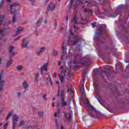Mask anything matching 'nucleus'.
<instances>
[{
	"label": "nucleus",
	"mask_w": 129,
	"mask_h": 129,
	"mask_svg": "<svg viewBox=\"0 0 129 129\" xmlns=\"http://www.w3.org/2000/svg\"><path fill=\"white\" fill-rule=\"evenodd\" d=\"M80 91L82 96L83 97L85 95V90L84 89H80Z\"/></svg>",
	"instance_id": "bb28decb"
},
{
	"label": "nucleus",
	"mask_w": 129,
	"mask_h": 129,
	"mask_svg": "<svg viewBox=\"0 0 129 129\" xmlns=\"http://www.w3.org/2000/svg\"><path fill=\"white\" fill-rule=\"evenodd\" d=\"M20 95H21V93L20 92L18 93L17 94L18 97H19V96H20Z\"/></svg>",
	"instance_id": "13d9d810"
},
{
	"label": "nucleus",
	"mask_w": 129,
	"mask_h": 129,
	"mask_svg": "<svg viewBox=\"0 0 129 129\" xmlns=\"http://www.w3.org/2000/svg\"><path fill=\"white\" fill-rule=\"evenodd\" d=\"M97 100L100 103V101L98 100V98H96Z\"/></svg>",
	"instance_id": "69168bd1"
},
{
	"label": "nucleus",
	"mask_w": 129,
	"mask_h": 129,
	"mask_svg": "<svg viewBox=\"0 0 129 129\" xmlns=\"http://www.w3.org/2000/svg\"><path fill=\"white\" fill-rule=\"evenodd\" d=\"M80 24H81V25H85V23L82 22L80 23Z\"/></svg>",
	"instance_id": "0e129e2a"
},
{
	"label": "nucleus",
	"mask_w": 129,
	"mask_h": 129,
	"mask_svg": "<svg viewBox=\"0 0 129 129\" xmlns=\"http://www.w3.org/2000/svg\"><path fill=\"white\" fill-rule=\"evenodd\" d=\"M88 113L92 117H96L97 118H99V116L100 115V114H99L96 110H95V108L93 107V106H91V105H89L88 109Z\"/></svg>",
	"instance_id": "f03ea898"
},
{
	"label": "nucleus",
	"mask_w": 129,
	"mask_h": 129,
	"mask_svg": "<svg viewBox=\"0 0 129 129\" xmlns=\"http://www.w3.org/2000/svg\"><path fill=\"white\" fill-rule=\"evenodd\" d=\"M44 24H48V19H45L44 21Z\"/></svg>",
	"instance_id": "3c124183"
},
{
	"label": "nucleus",
	"mask_w": 129,
	"mask_h": 129,
	"mask_svg": "<svg viewBox=\"0 0 129 129\" xmlns=\"http://www.w3.org/2000/svg\"><path fill=\"white\" fill-rule=\"evenodd\" d=\"M83 75L84 76H86V75H87V73H86V72H84L83 73Z\"/></svg>",
	"instance_id": "8fccbe9b"
},
{
	"label": "nucleus",
	"mask_w": 129,
	"mask_h": 129,
	"mask_svg": "<svg viewBox=\"0 0 129 129\" xmlns=\"http://www.w3.org/2000/svg\"><path fill=\"white\" fill-rule=\"evenodd\" d=\"M118 9H123V6L122 5H119L118 6Z\"/></svg>",
	"instance_id": "de8ad7c7"
},
{
	"label": "nucleus",
	"mask_w": 129,
	"mask_h": 129,
	"mask_svg": "<svg viewBox=\"0 0 129 129\" xmlns=\"http://www.w3.org/2000/svg\"><path fill=\"white\" fill-rule=\"evenodd\" d=\"M64 44H65V42L63 41L62 46V55H65V54H66V48H65V46H64Z\"/></svg>",
	"instance_id": "412c9836"
},
{
	"label": "nucleus",
	"mask_w": 129,
	"mask_h": 129,
	"mask_svg": "<svg viewBox=\"0 0 129 129\" xmlns=\"http://www.w3.org/2000/svg\"><path fill=\"white\" fill-rule=\"evenodd\" d=\"M24 30V28L23 27H19L17 28L16 34L13 35V37H16L20 32H22Z\"/></svg>",
	"instance_id": "f3484780"
},
{
	"label": "nucleus",
	"mask_w": 129,
	"mask_h": 129,
	"mask_svg": "<svg viewBox=\"0 0 129 129\" xmlns=\"http://www.w3.org/2000/svg\"><path fill=\"white\" fill-rule=\"evenodd\" d=\"M82 53L77 52L75 53L74 58L73 61V64L81 63L83 65H89V62L88 60L82 61Z\"/></svg>",
	"instance_id": "f257e3e1"
},
{
	"label": "nucleus",
	"mask_w": 129,
	"mask_h": 129,
	"mask_svg": "<svg viewBox=\"0 0 129 129\" xmlns=\"http://www.w3.org/2000/svg\"><path fill=\"white\" fill-rule=\"evenodd\" d=\"M66 86H67V88H68V92H69V87L68 86V85H66Z\"/></svg>",
	"instance_id": "4d7b16f0"
},
{
	"label": "nucleus",
	"mask_w": 129,
	"mask_h": 129,
	"mask_svg": "<svg viewBox=\"0 0 129 129\" xmlns=\"http://www.w3.org/2000/svg\"><path fill=\"white\" fill-rule=\"evenodd\" d=\"M12 115V112H11V113H10L8 115V116H7V118H6V120H8V119H9V118H10V117H11V116Z\"/></svg>",
	"instance_id": "a19ab883"
},
{
	"label": "nucleus",
	"mask_w": 129,
	"mask_h": 129,
	"mask_svg": "<svg viewBox=\"0 0 129 129\" xmlns=\"http://www.w3.org/2000/svg\"><path fill=\"white\" fill-rule=\"evenodd\" d=\"M85 13H89L90 14L91 16H93V11L89 9H85Z\"/></svg>",
	"instance_id": "a878e982"
},
{
	"label": "nucleus",
	"mask_w": 129,
	"mask_h": 129,
	"mask_svg": "<svg viewBox=\"0 0 129 129\" xmlns=\"http://www.w3.org/2000/svg\"><path fill=\"white\" fill-rule=\"evenodd\" d=\"M79 88L80 89H84V83L80 85Z\"/></svg>",
	"instance_id": "e433bc0d"
},
{
	"label": "nucleus",
	"mask_w": 129,
	"mask_h": 129,
	"mask_svg": "<svg viewBox=\"0 0 129 129\" xmlns=\"http://www.w3.org/2000/svg\"><path fill=\"white\" fill-rule=\"evenodd\" d=\"M96 24H97L96 22H94L92 24V28H94L95 27H96Z\"/></svg>",
	"instance_id": "37998d69"
},
{
	"label": "nucleus",
	"mask_w": 129,
	"mask_h": 129,
	"mask_svg": "<svg viewBox=\"0 0 129 129\" xmlns=\"http://www.w3.org/2000/svg\"><path fill=\"white\" fill-rule=\"evenodd\" d=\"M53 76L54 77V78H56V77H57V74H56V73H54Z\"/></svg>",
	"instance_id": "603ef678"
},
{
	"label": "nucleus",
	"mask_w": 129,
	"mask_h": 129,
	"mask_svg": "<svg viewBox=\"0 0 129 129\" xmlns=\"http://www.w3.org/2000/svg\"><path fill=\"white\" fill-rule=\"evenodd\" d=\"M2 78H4V76L3 74H0V91H2L4 90V86H5V81L2 79Z\"/></svg>",
	"instance_id": "39448f33"
},
{
	"label": "nucleus",
	"mask_w": 129,
	"mask_h": 129,
	"mask_svg": "<svg viewBox=\"0 0 129 129\" xmlns=\"http://www.w3.org/2000/svg\"><path fill=\"white\" fill-rule=\"evenodd\" d=\"M44 114V112H40L38 113V116L39 117H43V115Z\"/></svg>",
	"instance_id": "4c0bfd02"
},
{
	"label": "nucleus",
	"mask_w": 129,
	"mask_h": 129,
	"mask_svg": "<svg viewBox=\"0 0 129 129\" xmlns=\"http://www.w3.org/2000/svg\"><path fill=\"white\" fill-rule=\"evenodd\" d=\"M54 25H55V27L56 28V27H57V22H55Z\"/></svg>",
	"instance_id": "bf43d9fd"
},
{
	"label": "nucleus",
	"mask_w": 129,
	"mask_h": 129,
	"mask_svg": "<svg viewBox=\"0 0 129 129\" xmlns=\"http://www.w3.org/2000/svg\"><path fill=\"white\" fill-rule=\"evenodd\" d=\"M25 128H26V129H29V128L36 129V128H37V125H34L32 126H27L25 127Z\"/></svg>",
	"instance_id": "c85d7f7f"
},
{
	"label": "nucleus",
	"mask_w": 129,
	"mask_h": 129,
	"mask_svg": "<svg viewBox=\"0 0 129 129\" xmlns=\"http://www.w3.org/2000/svg\"><path fill=\"white\" fill-rule=\"evenodd\" d=\"M73 4V0H71V3L70 4V8H71L72 7Z\"/></svg>",
	"instance_id": "a18cd8bd"
},
{
	"label": "nucleus",
	"mask_w": 129,
	"mask_h": 129,
	"mask_svg": "<svg viewBox=\"0 0 129 129\" xmlns=\"http://www.w3.org/2000/svg\"><path fill=\"white\" fill-rule=\"evenodd\" d=\"M52 55H53V56H57V55H58V51L57 50L54 49L52 52Z\"/></svg>",
	"instance_id": "f704fd0d"
},
{
	"label": "nucleus",
	"mask_w": 129,
	"mask_h": 129,
	"mask_svg": "<svg viewBox=\"0 0 129 129\" xmlns=\"http://www.w3.org/2000/svg\"><path fill=\"white\" fill-rule=\"evenodd\" d=\"M60 69H61V75H60V76L61 77H65L66 76V74H67V72H66V70H64V69L63 68V66H60Z\"/></svg>",
	"instance_id": "2eb2a0df"
},
{
	"label": "nucleus",
	"mask_w": 129,
	"mask_h": 129,
	"mask_svg": "<svg viewBox=\"0 0 129 129\" xmlns=\"http://www.w3.org/2000/svg\"><path fill=\"white\" fill-rule=\"evenodd\" d=\"M78 19L77 18V15H76V14H75V16L73 18V21L74 22L75 24H77V23H78Z\"/></svg>",
	"instance_id": "393cba45"
},
{
	"label": "nucleus",
	"mask_w": 129,
	"mask_h": 129,
	"mask_svg": "<svg viewBox=\"0 0 129 129\" xmlns=\"http://www.w3.org/2000/svg\"><path fill=\"white\" fill-rule=\"evenodd\" d=\"M59 75V78L60 79V83H61V84H63L64 83V78L65 77H61V75Z\"/></svg>",
	"instance_id": "2f4dec72"
},
{
	"label": "nucleus",
	"mask_w": 129,
	"mask_h": 129,
	"mask_svg": "<svg viewBox=\"0 0 129 129\" xmlns=\"http://www.w3.org/2000/svg\"><path fill=\"white\" fill-rule=\"evenodd\" d=\"M39 78H40V74L39 73L36 74L35 76V81H36V82H39Z\"/></svg>",
	"instance_id": "473e14b6"
},
{
	"label": "nucleus",
	"mask_w": 129,
	"mask_h": 129,
	"mask_svg": "<svg viewBox=\"0 0 129 129\" xmlns=\"http://www.w3.org/2000/svg\"><path fill=\"white\" fill-rule=\"evenodd\" d=\"M52 106H53V107H55V103H52Z\"/></svg>",
	"instance_id": "680f3d73"
},
{
	"label": "nucleus",
	"mask_w": 129,
	"mask_h": 129,
	"mask_svg": "<svg viewBox=\"0 0 129 129\" xmlns=\"http://www.w3.org/2000/svg\"><path fill=\"white\" fill-rule=\"evenodd\" d=\"M20 37L19 36L18 37L16 38L15 39L14 41H18V40H19V39H20Z\"/></svg>",
	"instance_id": "6e6d98bb"
},
{
	"label": "nucleus",
	"mask_w": 129,
	"mask_h": 129,
	"mask_svg": "<svg viewBox=\"0 0 129 129\" xmlns=\"http://www.w3.org/2000/svg\"><path fill=\"white\" fill-rule=\"evenodd\" d=\"M11 15H14L12 19V22L16 23L17 21V15H18V12L16 10H14V11H11Z\"/></svg>",
	"instance_id": "6e6552de"
},
{
	"label": "nucleus",
	"mask_w": 129,
	"mask_h": 129,
	"mask_svg": "<svg viewBox=\"0 0 129 129\" xmlns=\"http://www.w3.org/2000/svg\"><path fill=\"white\" fill-rule=\"evenodd\" d=\"M64 114L67 121H70L71 118H72V112L70 111H66Z\"/></svg>",
	"instance_id": "7ed1b4c3"
},
{
	"label": "nucleus",
	"mask_w": 129,
	"mask_h": 129,
	"mask_svg": "<svg viewBox=\"0 0 129 129\" xmlns=\"http://www.w3.org/2000/svg\"><path fill=\"white\" fill-rule=\"evenodd\" d=\"M3 32V29H0V35L3 36V34L2 33ZM2 40V37H0V41ZM2 48V45L0 44V48Z\"/></svg>",
	"instance_id": "58836bf2"
},
{
	"label": "nucleus",
	"mask_w": 129,
	"mask_h": 129,
	"mask_svg": "<svg viewBox=\"0 0 129 129\" xmlns=\"http://www.w3.org/2000/svg\"><path fill=\"white\" fill-rule=\"evenodd\" d=\"M49 82L51 85H53V82H52V78H51V76H49Z\"/></svg>",
	"instance_id": "79ce46f5"
},
{
	"label": "nucleus",
	"mask_w": 129,
	"mask_h": 129,
	"mask_svg": "<svg viewBox=\"0 0 129 129\" xmlns=\"http://www.w3.org/2000/svg\"><path fill=\"white\" fill-rule=\"evenodd\" d=\"M29 41L24 39L22 40V48H28L29 47Z\"/></svg>",
	"instance_id": "ddd939ff"
},
{
	"label": "nucleus",
	"mask_w": 129,
	"mask_h": 129,
	"mask_svg": "<svg viewBox=\"0 0 129 129\" xmlns=\"http://www.w3.org/2000/svg\"><path fill=\"white\" fill-rule=\"evenodd\" d=\"M63 93H64V91H62L60 95V100H61L62 99H64V98L63 97Z\"/></svg>",
	"instance_id": "c9c22d12"
},
{
	"label": "nucleus",
	"mask_w": 129,
	"mask_h": 129,
	"mask_svg": "<svg viewBox=\"0 0 129 129\" xmlns=\"http://www.w3.org/2000/svg\"><path fill=\"white\" fill-rule=\"evenodd\" d=\"M28 86H29L28 83H27V82H23V87H24V89H27V88H28Z\"/></svg>",
	"instance_id": "72a5a7b5"
},
{
	"label": "nucleus",
	"mask_w": 129,
	"mask_h": 129,
	"mask_svg": "<svg viewBox=\"0 0 129 129\" xmlns=\"http://www.w3.org/2000/svg\"><path fill=\"white\" fill-rule=\"evenodd\" d=\"M16 68L17 71L21 72L23 70V66L22 64L18 65L16 67Z\"/></svg>",
	"instance_id": "4be33fe9"
},
{
	"label": "nucleus",
	"mask_w": 129,
	"mask_h": 129,
	"mask_svg": "<svg viewBox=\"0 0 129 129\" xmlns=\"http://www.w3.org/2000/svg\"><path fill=\"white\" fill-rule=\"evenodd\" d=\"M60 111H61V109H58L57 112H55L54 114V117H56L57 116H60Z\"/></svg>",
	"instance_id": "c756f323"
},
{
	"label": "nucleus",
	"mask_w": 129,
	"mask_h": 129,
	"mask_svg": "<svg viewBox=\"0 0 129 129\" xmlns=\"http://www.w3.org/2000/svg\"><path fill=\"white\" fill-rule=\"evenodd\" d=\"M73 102L74 105H75V106H76V102H75V100H73Z\"/></svg>",
	"instance_id": "864d4df0"
},
{
	"label": "nucleus",
	"mask_w": 129,
	"mask_h": 129,
	"mask_svg": "<svg viewBox=\"0 0 129 129\" xmlns=\"http://www.w3.org/2000/svg\"><path fill=\"white\" fill-rule=\"evenodd\" d=\"M55 9H56V5H52V7L50 5H48L47 10L46 12V14L48 15L49 14V11H51L53 12V11H55Z\"/></svg>",
	"instance_id": "9b49d317"
},
{
	"label": "nucleus",
	"mask_w": 129,
	"mask_h": 129,
	"mask_svg": "<svg viewBox=\"0 0 129 129\" xmlns=\"http://www.w3.org/2000/svg\"><path fill=\"white\" fill-rule=\"evenodd\" d=\"M46 94H43V96H42V98L44 99V100H47V99H46V98H45V97L46 96Z\"/></svg>",
	"instance_id": "49530a36"
},
{
	"label": "nucleus",
	"mask_w": 129,
	"mask_h": 129,
	"mask_svg": "<svg viewBox=\"0 0 129 129\" xmlns=\"http://www.w3.org/2000/svg\"><path fill=\"white\" fill-rule=\"evenodd\" d=\"M15 50V46H11L10 47V50H9V53H11L10 54V58H12L14 55H15L16 53L13 52Z\"/></svg>",
	"instance_id": "4468645a"
},
{
	"label": "nucleus",
	"mask_w": 129,
	"mask_h": 129,
	"mask_svg": "<svg viewBox=\"0 0 129 129\" xmlns=\"http://www.w3.org/2000/svg\"><path fill=\"white\" fill-rule=\"evenodd\" d=\"M107 109L110 111V112H112V109H111V108H107Z\"/></svg>",
	"instance_id": "09e8293b"
},
{
	"label": "nucleus",
	"mask_w": 129,
	"mask_h": 129,
	"mask_svg": "<svg viewBox=\"0 0 129 129\" xmlns=\"http://www.w3.org/2000/svg\"><path fill=\"white\" fill-rule=\"evenodd\" d=\"M60 129H63V126L62 125L60 126Z\"/></svg>",
	"instance_id": "774afa93"
},
{
	"label": "nucleus",
	"mask_w": 129,
	"mask_h": 129,
	"mask_svg": "<svg viewBox=\"0 0 129 129\" xmlns=\"http://www.w3.org/2000/svg\"><path fill=\"white\" fill-rule=\"evenodd\" d=\"M102 32H103V29L101 28L96 30V33L97 35H102Z\"/></svg>",
	"instance_id": "6ab92c4d"
},
{
	"label": "nucleus",
	"mask_w": 129,
	"mask_h": 129,
	"mask_svg": "<svg viewBox=\"0 0 129 129\" xmlns=\"http://www.w3.org/2000/svg\"><path fill=\"white\" fill-rule=\"evenodd\" d=\"M60 105H61L62 107H64L65 106H68V103H67V102L65 101V100H64V99H61V100H60V103H58L57 104V106H60Z\"/></svg>",
	"instance_id": "9d476101"
},
{
	"label": "nucleus",
	"mask_w": 129,
	"mask_h": 129,
	"mask_svg": "<svg viewBox=\"0 0 129 129\" xmlns=\"http://www.w3.org/2000/svg\"><path fill=\"white\" fill-rule=\"evenodd\" d=\"M73 69H74L75 70H76V69L79 68V66H78V64H76L75 66H74L73 67Z\"/></svg>",
	"instance_id": "ea45409f"
},
{
	"label": "nucleus",
	"mask_w": 129,
	"mask_h": 129,
	"mask_svg": "<svg viewBox=\"0 0 129 129\" xmlns=\"http://www.w3.org/2000/svg\"><path fill=\"white\" fill-rule=\"evenodd\" d=\"M73 45H74L75 46H76V45H77L78 44L80 43V42H81V37L78 36L74 35L73 37Z\"/></svg>",
	"instance_id": "20e7f679"
},
{
	"label": "nucleus",
	"mask_w": 129,
	"mask_h": 129,
	"mask_svg": "<svg viewBox=\"0 0 129 129\" xmlns=\"http://www.w3.org/2000/svg\"><path fill=\"white\" fill-rule=\"evenodd\" d=\"M109 88H110V89H113V90H114L115 92L117 93V95H119L118 89L117 88V87H116V86H115L114 84H111L110 86L109 87Z\"/></svg>",
	"instance_id": "1a4fd4ad"
},
{
	"label": "nucleus",
	"mask_w": 129,
	"mask_h": 129,
	"mask_svg": "<svg viewBox=\"0 0 129 129\" xmlns=\"http://www.w3.org/2000/svg\"><path fill=\"white\" fill-rule=\"evenodd\" d=\"M46 50V48L45 47H41L39 51L38 52V55H40V54H42L43 52H45Z\"/></svg>",
	"instance_id": "aec40b11"
},
{
	"label": "nucleus",
	"mask_w": 129,
	"mask_h": 129,
	"mask_svg": "<svg viewBox=\"0 0 129 129\" xmlns=\"http://www.w3.org/2000/svg\"><path fill=\"white\" fill-rule=\"evenodd\" d=\"M8 126V122H6L4 124V127H7Z\"/></svg>",
	"instance_id": "5fc2aeb1"
},
{
	"label": "nucleus",
	"mask_w": 129,
	"mask_h": 129,
	"mask_svg": "<svg viewBox=\"0 0 129 129\" xmlns=\"http://www.w3.org/2000/svg\"><path fill=\"white\" fill-rule=\"evenodd\" d=\"M60 86H58V92H60Z\"/></svg>",
	"instance_id": "e2e57ef3"
},
{
	"label": "nucleus",
	"mask_w": 129,
	"mask_h": 129,
	"mask_svg": "<svg viewBox=\"0 0 129 129\" xmlns=\"http://www.w3.org/2000/svg\"><path fill=\"white\" fill-rule=\"evenodd\" d=\"M42 22H43V18H40L36 23L37 27H40V26L41 25V23H42Z\"/></svg>",
	"instance_id": "5701e85b"
},
{
	"label": "nucleus",
	"mask_w": 129,
	"mask_h": 129,
	"mask_svg": "<svg viewBox=\"0 0 129 129\" xmlns=\"http://www.w3.org/2000/svg\"><path fill=\"white\" fill-rule=\"evenodd\" d=\"M44 71H46V72H48V64L47 63L43 64L40 68L41 75H43Z\"/></svg>",
	"instance_id": "423d86ee"
},
{
	"label": "nucleus",
	"mask_w": 129,
	"mask_h": 129,
	"mask_svg": "<svg viewBox=\"0 0 129 129\" xmlns=\"http://www.w3.org/2000/svg\"><path fill=\"white\" fill-rule=\"evenodd\" d=\"M83 0H77L76 2V6H78L79 5H81L83 3Z\"/></svg>",
	"instance_id": "7c9ffc66"
},
{
	"label": "nucleus",
	"mask_w": 129,
	"mask_h": 129,
	"mask_svg": "<svg viewBox=\"0 0 129 129\" xmlns=\"http://www.w3.org/2000/svg\"><path fill=\"white\" fill-rule=\"evenodd\" d=\"M4 21H5V16L2 15L0 16V26L2 25L5 26V24H4Z\"/></svg>",
	"instance_id": "a211bd4d"
},
{
	"label": "nucleus",
	"mask_w": 129,
	"mask_h": 129,
	"mask_svg": "<svg viewBox=\"0 0 129 129\" xmlns=\"http://www.w3.org/2000/svg\"><path fill=\"white\" fill-rule=\"evenodd\" d=\"M24 123H25V122L24 121H21L19 124L20 126H22Z\"/></svg>",
	"instance_id": "c03bdc74"
},
{
	"label": "nucleus",
	"mask_w": 129,
	"mask_h": 129,
	"mask_svg": "<svg viewBox=\"0 0 129 129\" xmlns=\"http://www.w3.org/2000/svg\"><path fill=\"white\" fill-rule=\"evenodd\" d=\"M6 2H7V3H11V1L10 0H6Z\"/></svg>",
	"instance_id": "338daca9"
},
{
	"label": "nucleus",
	"mask_w": 129,
	"mask_h": 129,
	"mask_svg": "<svg viewBox=\"0 0 129 129\" xmlns=\"http://www.w3.org/2000/svg\"><path fill=\"white\" fill-rule=\"evenodd\" d=\"M61 64V61H58V62L57 63V65H60Z\"/></svg>",
	"instance_id": "052dcab7"
},
{
	"label": "nucleus",
	"mask_w": 129,
	"mask_h": 129,
	"mask_svg": "<svg viewBox=\"0 0 129 129\" xmlns=\"http://www.w3.org/2000/svg\"><path fill=\"white\" fill-rule=\"evenodd\" d=\"M93 84L95 85V88L97 89V90H100L101 89V87L99 85V84L94 81H93Z\"/></svg>",
	"instance_id": "dca6fc26"
},
{
	"label": "nucleus",
	"mask_w": 129,
	"mask_h": 129,
	"mask_svg": "<svg viewBox=\"0 0 129 129\" xmlns=\"http://www.w3.org/2000/svg\"><path fill=\"white\" fill-rule=\"evenodd\" d=\"M12 65V59H10L7 61V64H6V68H9L10 66Z\"/></svg>",
	"instance_id": "cd10ccee"
},
{
	"label": "nucleus",
	"mask_w": 129,
	"mask_h": 129,
	"mask_svg": "<svg viewBox=\"0 0 129 129\" xmlns=\"http://www.w3.org/2000/svg\"><path fill=\"white\" fill-rule=\"evenodd\" d=\"M111 70V68H105L102 71V74H105V75H106V76H109L110 74L108 73L107 71H110Z\"/></svg>",
	"instance_id": "f8f14e48"
},
{
	"label": "nucleus",
	"mask_w": 129,
	"mask_h": 129,
	"mask_svg": "<svg viewBox=\"0 0 129 129\" xmlns=\"http://www.w3.org/2000/svg\"><path fill=\"white\" fill-rule=\"evenodd\" d=\"M17 6H19V4L17 3H12L10 5V10L12 11L13 8H14V7H16Z\"/></svg>",
	"instance_id": "b1692460"
},
{
	"label": "nucleus",
	"mask_w": 129,
	"mask_h": 129,
	"mask_svg": "<svg viewBox=\"0 0 129 129\" xmlns=\"http://www.w3.org/2000/svg\"><path fill=\"white\" fill-rule=\"evenodd\" d=\"M19 120V117L17 115H14L13 116V123H12V129H15V125L16 123Z\"/></svg>",
	"instance_id": "0eeeda50"
}]
</instances>
